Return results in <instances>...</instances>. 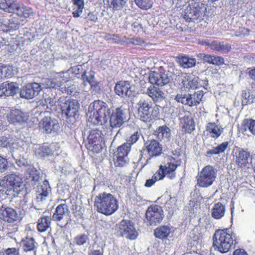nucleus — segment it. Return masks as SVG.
Masks as SVG:
<instances>
[{"label":"nucleus","instance_id":"obj_1","mask_svg":"<svg viewBox=\"0 0 255 255\" xmlns=\"http://www.w3.org/2000/svg\"><path fill=\"white\" fill-rule=\"evenodd\" d=\"M149 81L152 84L147 89V95L154 102L161 101L164 99V93L162 90L154 85L163 86L170 82V79L164 72L159 71L152 72L149 76Z\"/></svg>","mask_w":255,"mask_h":255},{"label":"nucleus","instance_id":"obj_2","mask_svg":"<svg viewBox=\"0 0 255 255\" xmlns=\"http://www.w3.org/2000/svg\"><path fill=\"white\" fill-rule=\"evenodd\" d=\"M94 205L96 211L106 216L114 214L119 208L118 199L113 194L103 192L95 197Z\"/></svg>","mask_w":255,"mask_h":255},{"label":"nucleus","instance_id":"obj_3","mask_svg":"<svg viewBox=\"0 0 255 255\" xmlns=\"http://www.w3.org/2000/svg\"><path fill=\"white\" fill-rule=\"evenodd\" d=\"M234 238V234L230 229L217 230L213 237V247L221 253H227L232 249L234 242L236 241Z\"/></svg>","mask_w":255,"mask_h":255},{"label":"nucleus","instance_id":"obj_4","mask_svg":"<svg viewBox=\"0 0 255 255\" xmlns=\"http://www.w3.org/2000/svg\"><path fill=\"white\" fill-rule=\"evenodd\" d=\"M22 178L15 173L7 174L0 180V192L10 197L18 195L21 190Z\"/></svg>","mask_w":255,"mask_h":255},{"label":"nucleus","instance_id":"obj_5","mask_svg":"<svg viewBox=\"0 0 255 255\" xmlns=\"http://www.w3.org/2000/svg\"><path fill=\"white\" fill-rule=\"evenodd\" d=\"M207 5L200 1L191 0L182 13L187 22L201 21L206 15Z\"/></svg>","mask_w":255,"mask_h":255},{"label":"nucleus","instance_id":"obj_6","mask_svg":"<svg viewBox=\"0 0 255 255\" xmlns=\"http://www.w3.org/2000/svg\"><path fill=\"white\" fill-rule=\"evenodd\" d=\"M152 106V103L147 100H140L137 103V116L140 121L145 123H150L158 118L159 109Z\"/></svg>","mask_w":255,"mask_h":255},{"label":"nucleus","instance_id":"obj_7","mask_svg":"<svg viewBox=\"0 0 255 255\" xmlns=\"http://www.w3.org/2000/svg\"><path fill=\"white\" fill-rule=\"evenodd\" d=\"M93 104V114L90 117L91 122L96 125L106 123L111 112L108 105L99 100L95 101Z\"/></svg>","mask_w":255,"mask_h":255},{"label":"nucleus","instance_id":"obj_8","mask_svg":"<svg viewBox=\"0 0 255 255\" xmlns=\"http://www.w3.org/2000/svg\"><path fill=\"white\" fill-rule=\"evenodd\" d=\"M217 177V171L210 165L205 166L196 177L197 184L201 187L212 185Z\"/></svg>","mask_w":255,"mask_h":255},{"label":"nucleus","instance_id":"obj_9","mask_svg":"<svg viewBox=\"0 0 255 255\" xmlns=\"http://www.w3.org/2000/svg\"><path fill=\"white\" fill-rule=\"evenodd\" d=\"M204 93L202 91H198L193 94L187 95L177 94L175 100L178 103L189 107L198 106L201 103L203 97Z\"/></svg>","mask_w":255,"mask_h":255},{"label":"nucleus","instance_id":"obj_10","mask_svg":"<svg viewBox=\"0 0 255 255\" xmlns=\"http://www.w3.org/2000/svg\"><path fill=\"white\" fill-rule=\"evenodd\" d=\"M119 233L121 236L130 240L136 239L138 235L134 223L129 220H123L119 224Z\"/></svg>","mask_w":255,"mask_h":255},{"label":"nucleus","instance_id":"obj_11","mask_svg":"<svg viewBox=\"0 0 255 255\" xmlns=\"http://www.w3.org/2000/svg\"><path fill=\"white\" fill-rule=\"evenodd\" d=\"M162 207L157 205L149 206L145 213V218L150 225H156L160 223L164 218Z\"/></svg>","mask_w":255,"mask_h":255},{"label":"nucleus","instance_id":"obj_12","mask_svg":"<svg viewBox=\"0 0 255 255\" xmlns=\"http://www.w3.org/2000/svg\"><path fill=\"white\" fill-rule=\"evenodd\" d=\"M131 150L130 144L128 142L124 143L119 146L115 152L116 160L115 161L116 166L123 167L128 162V155Z\"/></svg>","mask_w":255,"mask_h":255},{"label":"nucleus","instance_id":"obj_13","mask_svg":"<svg viewBox=\"0 0 255 255\" xmlns=\"http://www.w3.org/2000/svg\"><path fill=\"white\" fill-rule=\"evenodd\" d=\"M42 90L40 84L33 82L26 84L20 91V96L22 98L31 99L39 94Z\"/></svg>","mask_w":255,"mask_h":255},{"label":"nucleus","instance_id":"obj_14","mask_svg":"<svg viewBox=\"0 0 255 255\" xmlns=\"http://www.w3.org/2000/svg\"><path fill=\"white\" fill-rule=\"evenodd\" d=\"M252 160V155L248 149L239 150L236 156V163L238 167L244 169L249 168Z\"/></svg>","mask_w":255,"mask_h":255},{"label":"nucleus","instance_id":"obj_15","mask_svg":"<svg viewBox=\"0 0 255 255\" xmlns=\"http://www.w3.org/2000/svg\"><path fill=\"white\" fill-rule=\"evenodd\" d=\"M79 105L78 102L74 99L66 100L61 107L63 114L68 117H75L78 112Z\"/></svg>","mask_w":255,"mask_h":255},{"label":"nucleus","instance_id":"obj_16","mask_svg":"<svg viewBox=\"0 0 255 255\" xmlns=\"http://www.w3.org/2000/svg\"><path fill=\"white\" fill-rule=\"evenodd\" d=\"M38 126L40 130L47 133L55 131L59 127L57 121L49 117H45L42 119L38 124Z\"/></svg>","mask_w":255,"mask_h":255},{"label":"nucleus","instance_id":"obj_17","mask_svg":"<svg viewBox=\"0 0 255 255\" xmlns=\"http://www.w3.org/2000/svg\"><path fill=\"white\" fill-rule=\"evenodd\" d=\"M0 219L4 222L12 223L17 220L18 216L13 208L2 205L0 208Z\"/></svg>","mask_w":255,"mask_h":255},{"label":"nucleus","instance_id":"obj_18","mask_svg":"<svg viewBox=\"0 0 255 255\" xmlns=\"http://www.w3.org/2000/svg\"><path fill=\"white\" fill-rule=\"evenodd\" d=\"M20 245L24 252H31L32 255H36L38 244L33 237L27 236L23 238Z\"/></svg>","mask_w":255,"mask_h":255},{"label":"nucleus","instance_id":"obj_19","mask_svg":"<svg viewBox=\"0 0 255 255\" xmlns=\"http://www.w3.org/2000/svg\"><path fill=\"white\" fill-rule=\"evenodd\" d=\"M180 125L184 133H191L195 129V123L192 116L185 115L180 119Z\"/></svg>","mask_w":255,"mask_h":255},{"label":"nucleus","instance_id":"obj_20","mask_svg":"<svg viewBox=\"0 0 255 255\" xmlns=\"http://www.w3.org/2000/svg\"><path fill=\"white\" fill-rule=\"evenodd\" d=\"M180 165V163L173 157L168 158L167 161L163 167L167 177L170 179H173L176 177V170Z\"/></svg>","mask_w":255,"mask_h":255},{"label":"nucleus","instance_id":"obj_21","mask_svg":"<svg viewBox=\"0 0 255 255\" xmlns=\"http://www.w3.org/2000/svg\"><path fill=\"white\" fill-rule=\"evenodd\" d=\"M131 86L129 82L128 81H120L117 82L115 86V92L121 97H129L132 94L130 90Z\"/></svg>","mask_w":255,"mask_h":255},{"label":"nucleus","instance_id":"obj_22","mask_svg":"<svg viewBox=\"0 0 255 255\" xmlns=\"http://www.w3.org/2000/svg\"><path fill=\"white\" fill-rule=\"evenodd\" d=\"M124 112L121 108H116L110 116V124L113 128H119L124 124Z\"/></svg>","mask_w":255,"mask_h":255},{"label":"nucleus","instance_id":"obj_23","mask_svg":"<svg viewBox=\"0 0 255 255\" xmlns=\"http://www.w3.org/2000/svg\"><path fill=\"white\" fill-rule=\"evenodd\" d=\"M7 119L9 123L13 124L24 123L27 120L24 113L18 109L11 110L7 115Z\"/></svg>","mask_w":255,"mask_h":255},{"label":"nucleus","instance_id":"obj_24","mask_svg":"<svg viewBox=\"0 0 255 255\" xmlns=\"http://www.w3.org/2000/svg\"><path fill=\"white\" fill-rule=\"evenodd\" d=\"M81 79L84 87L89 83L93 91L97 92L100 89L99 86V83L95 80V75L93 73H90L89 75H87V71L84 70L81 74Z\"/></svg>","mask_w":255,"mask_h":255},{"label":"nucleus","instance_id":"obj_25","mask_svg":"<svg viewBox=\"0 0 255 255\" xmlns=\"http://www.w3.org/2000/svg\"><path fill=\"white\" fill-rule=\"evenodd\" d=\"M145 144L147 151L150 156H157L162 153V146L157 140L155 139L148 140Z\"/></svg>","mask_w":255,"mask_h":255},{"label":"nucleus","instance_id":"obj_26","mask_svg":"<svg viewBox=\"0 0 255 255\" xmlns=\"http://www.w3.org/2000/svg\"><path fill=\"white\" fill-rule=\"evenodd\" d=\"M19 25L20 22L18 18L16 17L11 16L8 20V21L3 20L0 25V29L3 31L7 32L17 29Z\"/></svg>","mask_w":255,"mask_h":255},{"label":"nucleus","instance_id":"obj_27","mask_svg":"<svg viewBox=\"0 0 255 255\" xmlns=\"http://www.w3.org/2000/svg\"><path fill=\"white\" fill-rule=\"evenodd\" d=\"M69 212L68 206L65 203L58 205L53 213L52 219L54 221L59 222L63 220L66 214Z\"/></svg>","mask_w":255,"mask_h":255},{"label":"nucleus","instance_id":"obj_28","mask_svg":"<svg viewBox=\"0 0 255 255\" xmlns=\"http://www.w3.org/2000/svg\"><path fill=\"white\" fill-rule=\"evenodd\" d=\"M197 78L189 74L185 73L183 76L182 84L184 88L190 90L195 89L198 87Z\"/></svg>","mask_w":255,"mask_h":255},{"label":"nucleus","instance_id":"obj_29","mask_svg":"<svg viewBox=\"0 0 255 255\" xmlns=\"http://www.w3.org/2000/svg\"><path fill=\"white\" fill-rule=\"evenodd\" d=\"M15 12L19 17L25 18H28L33 14V11L32 8L18 2L15 7Z\"/></svg>","mask_w":255,"mask_h":255},{"label":"nucleus","instance_id":"obj_30","mask_svg":"<svg viewBox=\"0 0 255 255\" xmlns=\"http://www.w3.org/2000/svg\"><path fill=\"white\" fill-rule=\"evenodd\" d=\"M177 62L180 66L184 68H189L194 67L196 64V60L194 58L189 57L185 55H179L177 57Z\"/></svg>","mask_w":255,"mask_h":255},{"label":"nucleus","instance_id":"obj_31","mask_svg":"<svg viewBox=\"0 0 255 255\" xmlns=\"http://www.w3.org/2000/svg\"><path fill=\"white\" fill-rule=\"evenodd\" d=\"M206 130L211 137L215 139L218 138L223 131V128H219L214 122L208 123Z\"/></svg>","mask_w":255,"mask_h":255},{"label":"nucleus","instance_id":"obj_32","mask_svg":"<svg viewBox=\"0 0 255 255\" xmlns=\"http://www.w3.org/2000/svg\"><path fill=\"white\" fill-rule=\"evenodd\" d=\"M52 219L50 216L43 215L37 221V229L39 232L42 233L50 227Z\"/></svg>","mask_w":255,"mask_h":255},{"label":"nucleus","instance_id":"obj_33","mask_svg":"<svg viewBox=\"0 0 255 255\" xmlns=\"http://www.w3.org/2000/svg\"><path fill=\"white\" fill-rule=\"evenodd\" d=\"M225 214V206L221 202L215 203L211 210L212 217L217 220L223 218Z\"/></svg>","mask_w":255,"mask_h":255},{"label":"nucleus","instance_id":"obj_34","mask_svg":"<svg viewBox=\"0 0 255 255\" xmlns=\"http://www.w3.org/2000/svg\"><path fill=\"white\" fill-rule=\"evenodd\" d=\"M16 0H0V9L8 13L15 12Z\"/></svg>","mask_w":255,"mask_h":255},{"label":"nucleus","instance_id":"obj_35","mask_svg":"<svg viewBox=\"0 0 255 255\" xmlns=\"http://www.w3.org/2000/svg\"><path fill=\"white\" fill-rule=\"evenodd\" d=\"M240 130L242 132L249 130L253 135H255V120L253 119H245L243 120Z\"/></svg>","mask_w":255,"mask_h":255},{"label":"nucleus","instance_id":"obj_36","mask_svg":"<svg viewBox=\"0 0 255 255\" xmlns=\"http://www.w3.org/2000/svg\"><path fill=\"white\" fill-rule=\"evenodd\" d=\"M171 233V229L167 226H161L154 231L155 238L164 240L168 238Z\"/></svg>","mask_w":255,"mask_h":255},{"label":"nucleus","instance_id":"obj_37","mask_svg":"<svg viewBox=\"0 0 255 255\" xmlns=\"http://www.w3.org/2000/svg\"><path fill=\"white\" fill-rule=\"evenodd\" d=\"M88 142L103 143V137L102 131L98 129L91 130L88 136Z\"/></svg>","mask_w":255,"mask_h":255},{"label":"nucleus","instance_id":"obj_38","mask_svg":"<svg viewBox=\"0 0 255 255\" xmlns=\"http://www.w3.org/2000/svg\"><path fill=\"white\" fill-rule=\"evenodd\" d=\"M164 209L169 214L172 215L178 209L177 199L176 197H170L165 203Z\"/></svg>","mask_w":255,"mask_h":255},{"label":"nucleus","instance_id":"obj_39","mask_svg":"<svg viewBox=\"0 0 255 255\" xmlns=\"http://www.w3.org/2000/svg\"><path fill=\"white\" fill-rule=\"evenodd\" d=\"M35 153L38 158H44L52 155L53 152L50 147L47 145H42L36 149Z\"/></svg>","mask_w":255,"mask_h":255},{"label":"nucleus","instance_id":"obj_40","mask_svg":"<svg viewBox=\"0 0 255 255\" xmlns=\"http://www.w3.org/2000/svg\"><path fill=\"white\" fill-rule=\"evenodd\" d=\"M229 142L225 141L219 144L218 146L213 147L211 149L208 150L206 152L207 155L218 154L224 152L227 148Z\"/></svg>","mask_w":255,"mask_h":255},{"label":"nucleus","instance_id":"obj_41","mask_svg":"<svg viewBox=\"0 0 255 255\" xmlns=\"http://www.w3.org/2000/svg\"><path fill=\"white\" fill-rule=\"evenodd\" d=\"M170 129L166 125L159 127L154 131V134L158 139H162L164 137L170 136Z\"/></svg>","mask_w":255,"mask_h":255},{"label":"nucleus","instance_id":"obj_42","mask_svg":"<svg viewBox=\"0 0 255 255\" xmlns=\"http://www.w3.org/2000/svg\"><path fill=\"white\" fill-rule=\"evenodd\" d=\"M127 0H108V7L113 11L121 10L125 5Z\"/></svg>","mask_w":255,"mask_h":255},{"label":"nucleus","instance_id":"obj_43","mask_svg":"<svg viewBox=\"0 0 255 255\" xmlns=\"http://www.w3.org/2000/svg\"><path fill=\"white\" fill-rule=\"evenodd\" d=\"M74 5L77 6V9L72 12L73 16L75 18L80 16L84 8V0H72Z\"/></svg>","mask_w":255,"mask_h":255},{"label":"nucleus","instance_id":"obj_44","mask_svg":"<svg viewBox=\"0 0 255 255\" xmlns=\"http://www.w3.org/2000/svg\"><path fill=\"white\" fill-rule=\"evenodd\" d=\"M86 147L89 152L95 155L100 153L103 148V143L95 142H88Z\"/></svg>","mask_w":255,"mask_h":255},{"label":"nucleus","instance_id":"obj_45","mask_svg":"<svg viewBox=\"0 0 255 255\" xmlns=\"http://www.w3.org/2000/svg\"><path fill=\"white\" fill-rule=\"evenodd\" d=\"M134 1L138 7L144 10L150 8L153 4L151 0H134Z\"/></svg>","mask_w":255,"mask_h":255},{"label":"nucleus","instance_id":"obj_46","mask_svg":"<svg viewBox=\"0 0 255 255\" xmlns=\"http://www.w3.org/2000/svg\"><path fill=\"white\" fill-rule=\"evenodd\" d=\"M50 187L49 186L48 182L47 180L43 181L42 185L41 186V192L39 194L37 197L38 198H40V200L42 201L48 195L49 189Z\"/></svg>","mask_w":255,"mask_h":255},{"label":"nucleus","instance_id":"obj_47","mask_svg":"<svg viewBox=\"0 0 255 255\" xmlns=\"http://www.w3.org/2000/svg\"><path fill=\"white\" fill-rule=\"evenodd\" d=\"M6 82V96H13L14 95L18 89V87L15 85V84L13 82L9 83Z\"/></svg>","mask_w":255,"mask_h":255},{"label":"nucleus","instance_id":"obj_48","mask_svg":"<svg viewBox=\"0 0 255 255\" xmlns=\"http://www.w3.org/2000/svg\"><path fill=\"white\" fill-rule=\"evenodd\" d=\"M40 178L39 173L37 170H31L29 173V179L31 182L32 185H35L36 183L39 180Z\"/></svg>","mask_w":255,"mask_h":255},{"label":"nucleus","instance_id":"obj_49","mask_svg":"<svg viewBox=\"0 0 255 255\" xmlns=\"http://www.w3.org/2000/svg\"><path fill=\"white\" fill-rule=\"evenodd\" d=\"M166 176L163 165H160L158 170L153 175L155 180L157 181L163 179Z\"/></svg>","mask_w":255,"mask_h":255},{"label":"nucleus","instance_id":"obj_50","mask_svg":"<svg viewBox=\"0 0 255 255\" xmlns=\"http://www.w3.org/2000/svg\"><path fill=\"white\" fill-rule=\"evenodd\" d=\"M88 240V237L87 235L83 234L76 236L74 238V241L76 245L81 246L86 243Z\"/></svg>","mask_w":255,"mask_h":255},{"label":"nucleus","instance_id":"obj_51","mask_svg":"<svg viewBox=\"0 0 255 255\" xmlns=\"http://www.w3.org/2000/svg\"><path fill=\"white\" fill-rule=\"evenodd\" d=\"M219 47V52L225 53H229L232 49V46L230 44L225 43L224 41H220Z\"/></svg>","mask_w":255,"mask_h":255},{"label":"nucleus","instance_id":"obj_52","mask_svg":"<svg viewBox=\"0 0 255 255\" xmlns=\"http://www.w3.org/2000/svg\"><path fill=\"white\" fill-rule=\"evenodd\" d=\"M7 159L0 155V173L5 172L8 168Z\"/></svg>","mask_w":255,"mask_h":255},{"label":"nucleus","instance_id":"obj_53","mask_svg":"<svg viewBox=\"0 0 255 255\" xmlns=\"http://www.w3.org/2000/svg\"><path fill=\"white\" fill-rule=\"evenodd\" d=\"M3 255H19V249L16 248H9L3 250Z\"/></svg>","mask_w":255,"mask_h":255},{"label":"nucleus","instance_id":"obj_54","mask_svg":"<svg viewBox=\"0 0 255 255\" xmlns=\"http://www.w3.org/2000/svg\"><path fill=\"white\" fill-rule=\"evenodd\" d=\"M105 39L107 40H113L115 43H119L121 41V37L116 34H111L110 33L107 34L105 36Z\"/></svg>","mask_w":255,"mask_h":255},{"label":"nucleus","instance_id":"obj_55","mask_svg":"<svg viewBox=\"0 0 255 255\" xmlns=\"http://www.w3.org/2000/svg\"><path fill=\"white\" fill-rule=\"evenodd\" d=\"M224 63L225 60L222 57L213 55L212 64L220 66L223 65Z\"/></svg>","mask_w":255,"mask_h":255},{"label":"nucleus","instance_id":"obj_56","mask_svg":"<svg viewBox=\"0 0 255 255\" xmlns=\"http://www.w3.org/2000/svg\"><path fill=\"white\" fill-rule=\"evenodd\" d=\"M140 133L136 131L134 132L130 137L128 139V144H130V145L133 144V143H135L139 139L140 137Z\"/></svg>","mask_w":255,"mask_h":255},{"label":"nucleus","instance_id":"obj_57","mask_svg":"<svg viewBox=\"0 0 255 255\" xmlns=\"http://www.w3.org/2000/svg\"><path fill=\"white\" fill-rule=\"evenodd\" d=\"M10 145L9 138L4 136L0 137V146L6 147Z\"/></svg>","mask_w":255,"mask_h":255},{"label":"nucleus","instance_id":"obj_58","mask_svg":"<svg viewBox=\"0 0 255 255\" xmlns=\"http://www.w3.org/2000/svg\"><path fill=\"white\" fill-rule=\"evenodd\" d=\"M200 58H201L204 62L212 64L213 55L204 53L200 54Z\"/></svg>","mask_w":255,"mask_h":255},{"label":"nucleus","instance_id":"obj_59","mask_svg":"<svg viewBox=\"0 0 255 255\" xmlns=\"http://www.w3.org/2000/svg\"><path fill=\"white\" fill-rule=\"evenodd\" d=\"M220 41L217 40H213L211 42L210 48L213 51L219 52Z\"/></svg>","mask_w":255,"mask_h":255},{"label":"nucleus","instance_id":"obj_60","mask_svg":"<svg viewBox=\"0 0 255 255\" xmlns=\"http://www.w3.org/2000/svg\"><path fill=\"white\" fill-rule=\"evenodd\" d=\"M6 82H4L0 84V97L6 96Z\"/></svg>","mask_w":255,"mask_h":255},{"label":"nucleus","instance_id":"obj_61","mask_svg":"<svg viewBox=\"0 0 255 255\" xmlns=\"http://www.w3.org/2000/svg\"><path fill=\"white\" fill-rule=\"evenodd\" d=\"M88 20L96 22L98 20V17L93 12H90L88 15Z\"/></svg>","mask_w":255,"mask_h":255},{"label":"nucleus","instance_id":"obj_62","mask_svg":"<svg viewBox=\"0 0 255 255\" xmlns=\"http://www.w3.org/2000/svg\"><path fill=\"white\" fill-rule=\"evenodd\" d=\"M6 69H7V66H0V80H1L3 78H6V74L4 72H5Z\"/></svg>","mask_w":255,"mask_h":255},{"label":"nucleus","instance_id":"obj_63","mask_svg":"<svg viewBox=\"0 0 255 255\" xmlns=\"http://www.w3.org/2000/svg\"><path fill=\"white\" fill-rule=\"evenodd\" d=\"M157 180H155V179L152 176L151 179H147L144 184L145 187H150L152 186Z\"/></svg>","mask_w":255,"mask_h":255},{"label":"nucleus","instance_id":"obj_64","mask_svg":"<svg viewBox=\"0 0 255 255\" xmlns=\"http://www.w3.org/2000/svg\"><path fill=\"white\" fill-rule=\"evenodd\" d=\"M233 255H248L244 249H238L235 250Z\"/></svg>","mask_w":255,"mask_h":255}]
</instances>
